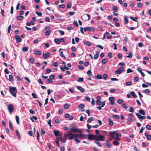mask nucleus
I'll return each mask as SVG.
<instances>
[{
	"label": "nucleus",
	"instance_id": "obj_1",
	"mask_svg": "<svg viewBox=\"0 0 151 151\" xmlns=\"http://www.w3.org/2000/svg\"><path fill=\"white\" fill-rule=\"evenodd\" d=\"M83 134L82 133H80L78 134H75L72 133V135L71 137H69L68 139L69 140H71L73 138L75 141L77 143H79L80 142L79 139H82Z\"/></svg>",
	"mask_w": 151,
	"mask_h": 151
},
{
	"label": "nucleus",
	"instance_id": "obj_2",
	"mask_svg": "<svg viewBox=\"0 0 151 151\" xmlns=\"http://www.w3.org/2000/svg\"><path fill=\"white\" fill-rule=\"evenodd\" d=\"M9 91L11 95L14 97H16V93L17 90L15 87H10Z\"/></svg>",
	"mask_w": 151,
	"mask_h": 151
},
{
	"label": "nucleus",
	"instance_id": "obj_3",
	"mask_svg": "<svg viewBox=\"0 0 151 151\" xmlns=\"http://www.w3.org/2000/svg\"><path fill=\"white\" fill-rule=\"evenodd\" d=\"M8 110L10 114H12L14 109V106L13 105L10 104L7 107Z\"/></svg>",
	"mask_w": 151,
	"mask_h": 151
},
{
	"label": "nucleus",
	"instance_id": "obj_4",
	"mask_svg": "<svg viewBox=\"0 0 151 151\" xmlns=\"http://www.w3.org/2000/svg\"><path fill=\"white\" fill-rule=\"evenodd\" d=\"M124 70V68L123 67H120L118 70H116L115 71V73L116 74H119L121 73Z\"/></svg>",
	"mask_w": 151,
	"mask_h": 151
},
{
	"label": "nucleus",
	"instance_id": "obj_5",
	"mask_svg": "<svg viewBox=\"0 0 151 151\" xmlns=\"http://www.w3.org/2000/svg\"><path fill=\"white\" fill-rule=\"evenodd\" d=\"M105 137L102 135H98L97 140L98 141H103L104 140Z\"/></svg>",
	"mask_w": 151,
	"mask_h": 151
},
{
	"label": "nucleus",
	"instance_id": "obj_6",
	"mask_svg": "<svg viewBox=\"0 0 151 151\" xmlns=\"http://www.w3.org/2000/svg\"><path fill=\"white\" fill-rule=\"evenodd\" d=\"M114 99V98L113 97H110L109 99V100L110 101V104L113 105L114 104V102L113 100Z\"/></svg>",
	"mask_w": 151,
	"mask_h": 151
},
{
	"label": "nucleus",
	"instance_id": "obj_7",
	"mask_svg": "<svg viewBox=\"0 0 151 151\" xmlns=\"http://www.w3.org/2000/svg\"><path fill=\"white\" fill-rule=\"evenodd\" d=\"M117 131H116L114 132H109V133L110 136L112 138L114 137V135H115V132Z\"/></svg>",
	"mask_w": 151,
	"mask_h": 151
},
{
	"label": "nucleus",
	"instance_id": "obj_8",
	"mask_svg": "<svg viewBox=\"0 0 151 151\" xmlns=\"http://www.w3.org/2000/svg\"><path fill=\"white\" fill-rule=\"evenodd\" d=\"M15 38L16 41L17 42H21L22 41V39L20 38V36L19 35H15Z\"/></svg>",
	"mask_w": 151,
	"mask_h": 151
},
{
	"label": "nucleus",
	"instance_id": "obj_9",
	"mask_svg": "<svg viewBox=\"0 0 151 151\" xmlns=\"http://www.w3.org/2000/svg\"><path fill=\"white\" fill-rule=\"evenodd\" d=\"M77 88L78 90L83 93L85 92L84 89L81 86H77Z\"/></svg>",
	"mask_w": 151,
	"mask_h": 151
},
{
	"label": "nucleus",
	"instance_id": "obj_10",
	"mask_svg": "<svg viewBox=\"0 0 151 151\" xmlns=\"http://www.w3.org/2000/svg\"><path fill=\"white\" fill-rule=\"evenodd\" d=\"M50 55V54L49 52H47L46 53H44L43 55V58L45 59H46L47 57H49Z\"/></svg>",
	"mask_w": 151,
	"mask_h": 151
},
{
	"label": "nucleus",
	"instance_id": "obj_11",
	"mask_svg": "<svg viewBox=\"0 0 151 151\" xmlns=\"http://www.w3.org/2000/svg\"><path fill=\"white\" fill-rule=\"evenodd\" d=\"M96 54L94 55L93 58L95 59H97L99 57V52L98 51H96L95 52Z\"/></svg>",
	"mask_w": 151,
	"mask_h": 151
},
{
	"label": "nucleus",
	"instance_id": "obj_12",
	"mask_svg": "<svg viewBox=\"0 0 151 151\" xmlns=\"http://www.w3.org/2000/svg\"><path fill=\"white\" fill-rule=\"evenodd\" d=\"M64 135L65 136V138H67L68 136H70V137H71L72 135V133L71 132H69L68 134H64Z\"/></svg>",
	"mask_w": 151,
	"mask_h": 151
},
{
	"label": "nucleus",
	"instance_id": "obj_13",
	"mask_svg": "<svg viewBox=\"0 0 151 151\" xmlns=\"http://www.w3.org/2000/svg\"><path fill=\"white\" fill-rule=\"evenodd\" d=\"M104 145L105 146L106 145L109 148L111 147V145L108 141H106V143L104 144Z\"/></svg>",
	"mask_w": 151,
	"mask_h": 151
},
{
	"label": "nucleus",
	"instance_id": "obj_14",
	"mask_svg": "<svg viewBox=\"0 0 151 151\" xmlns=\"http://www.w3.org/2000/svg\"><path fill=\"white\" fill-rule=\"evenodd\" d=\"M83 44H86L87 46H91V43L89 41H83Z\"/></svg>",
	"mask_w": 151,
	"mask_h": 151
},
{
	"label": "nucleus",
	"instance_id": "obj_15",
	"mask_svg": "<svg viewBox=\"0 0 151 151\" xmlns=\"http://www.w3.org/2000/svg\"><path fill=\"white\" fill-rule=\"evenodd\" d=\"M131 94L132 96L134 98H136L137 96V95L135 94V93L134 91H132L131 92Z\"/></svg>",
	"mask_w": 151,
	"mask_h": 151
},
{
	"label": "nucleus",
	"instance_id": "obj_16",
	"mask_svg": "<svg viewBox=\"0 0 151 151\" xmlns=\"http://www.w3.org/2000/svg\"><path fill=\"white\" fill-rule=\"evenodd\" d=\"M81 132V129H79L74 128L73 132Z\"/></svg>",
	"mask_w": 151,
	"mask_h": 151
},
{
	"label": "nucleus",
	"instance_id": "obj_17",
	"mask_svg": "<svg viewBox=\"0 0 151 151\" xmlns=\"http://www.w3.org/2000/svg\"><path fill=\"white\" fill-rule=\"evenodd\" d=\"M94 143L96 144L98 146L100 147L101 145V143L99 142V141L97 140L96 141H95Z\"/></svg>",
	"mask_w": 151,
	"mask_h": 151
},
{
	"label": "nucleus",
	"instance_id": "obj_18",
	"mask_svg": "<svg viewBox=\"0 0 151 151\" xmlns=\"http://www.w3.org/2000/svg\"><path fill=\"white\" fill-rule=\"evenodd\" d=\"M28 47L27 46L24 47L22 48V50L23 52H26L28 50Z\"/></svg>",
	"mask_w": 151,
	"mask_h": 151
},
{
	"label": "nucleus",
	"instance_id": "obj_19",
	"mask_svg": "<svg viewBox=\"0 0 151 151\" xmlns=\"http://www.w3.org/2000/svg\"><path fill=\"white\" fill-rule=\"evenodd\" d=\"M83 30L85 32L87 30H88L89 31H90L91 30V28L90 27H85L83 28Z\"/></svg>",
	"mask_w": 151,
	"mask_h": 151
},
{
	"label": "nucleus",
	"instance_id": "obj_20",
	"mask_svg": "<svg viewBox=\"0 0 151 151\" xmlns=\"http://www.w3.org/2000/svg\"><path fill=\"white\" fill-rule=\"evenodd\" d=\"M139 113L142 115H145V112L142 109H140L139 111Z\"/></svg>",
	"mask_w": 151,
	"mask_h": 151
},
{
	"label": "nucleus",
	"instance_id": "obj_21",
	"mask_svg": "<svg viewBox=\"0 0 151 151\" xmlns=\"http://www.w3.org/2000/svg\"><path fill=\"white\" fill-rule=\"evenodd\" d=\"M54 133L55 136L57 137L59 134V132L57 130H55L54 131Z\"/></svg>",
	"mask_w": 151,
	"mask_h": 151
},
{
	"label": "nucleus",
	"instance_id": "obj_22",
	"mask_svg": "<svg viewBox=\"0 0 151 151\" xmlns=\"http://www.w3.org/2000/svg\"><path fill=\"white\" fill-rule=\"evenodd\" d=\"M93 137V134H88V140H92Z\"/></svg>",
	"mask_w": 151,
	"mask_h": 151
},
{
	"label": "nucleus",
	"instance_id": "obj_23",
	"mask_svg": "<svg viewBox=\"0 0 151 151\" xmlns=\"http://www.w3.org/2000/svg\"><path fill=\"white\" fill-rule=\"evenodd\" d=\"M136 114L141 121V120L142 119V116L137 113Z\"/></svg>",
	"mask_w": 151,
	"mask_h": 151
},
{
	"label": "nucleus",
	"instance_id": "obj_24",
	"mask_svg": "<svg viewBox=\"0 0 151 151\" xmlns=\"http://www.w3.org/2000/svg\"><path fill=\"white\" fill-rule=\"evenodd\" d=\"M113 144L115 146H117L119 145L120 143L119 142L115 140L113 142Z\"/></svg>",
	"mask_w": 151,
	"mask_h": 151
},
{
	"label": "nucleus",
	"instance_id": "obj_25",
	"mask_svg": "<svg viewBox=\"0 0 151 151\" xmlns=\"http://www.w3.org/2000/svg\"><path fill=\"white\" fill-rule=\"evenodd\" d=\"M55 42L58 44L60 43V40L58 38H55L54 40Z\"/></svg>",
	"mask_w": 151,
	"mask_h": 151
},
{
	"label": "nucleus",
	"instance_id": "obj_26",
	"mask_svg": "<svg viewBox=\"0 0 151 151\" xmlns=\"http://www.w3.org/2000/svg\"><path fill=\"white\" fill-rule=\"evenodd\" d=\"M98 138V135H95L93 134V137L92 140H96V141L97 140Z\"/></svg>",
	"mask_w": 151,
	"mask_h": 151
},
{
	"label": "nucleus",
	"instance_id": "obj_27",
	"mask_svg": "<svg viewBox=\"0 0 151 151\" xmlns=\"http://www.w3.org/2000/svg\"><path fill=\"white\" fill-rule=\"evenodd\" d=\"M124 24H127L129 22L128 19L126 16H125L124 18Z\"/></svg>",
	"mask_w": 151,
	"mask_h": 151
},
{
	"label": "nucleus",
	"instance_id": "obj_28",
	"mask_svg": "<svg viewBox=\"0 0 151 151\" xmlns=\"http://www.w3.org/2000/svg\"><path fill=\"white\" fill-rule=\"evenodd\" d=\"M16 120L17 121V123L18 124H19V117L18 116H16L15 117Z\"/></svg>",
	"mask_w": 151,
	"mask_h": 151
},
{
	"label": "nucleus",
	"instance_id": "obj_29",
	"mask_svg": "<svg viewBox=\"0 0 151 151\" xmlns=\"http://www.w3.org/2000/svg\"><path fill=\"white\" fill-rule=\"evenodd\" d=\"M17 20H20L23 18V17L21 15L18 16L17 17Z\"/></svg>",
	"mask_w": 151,
	"mask_h": 151
},
{
	"label": "nucleus",
	"instance_id": "obj_30",
	"mask_svg": "<svg viewBox=\"0 0 151 151\" xmlns=\"http://www.w3.org/2000/svg\"><path fill=\"white\" fill-rule=\"evenodd\" d=\"M51 32V31L50 30H47L45 32V35L46 36H48L50 35Z\"/></svg>",
	"mask_w": 151,
	"mask_h": 151
},
{
	"label": "nucleus",
	"instance_id": "obj_31",
	"mask_svg": "<svg viewBox=\"0 0 151 151\" xmlns=\"http://www.w3.org/2000/svg\"><path fill=\"white\" fill-rule=\"evenodd\" d=\"M70 106V105L68 104H65L64 106V108L65 109H68V107Z\"/></svg>",
	"mask_w": 151,
	"mask_h": 151
},
{
	"label": "nucleus",
	"instance_id": "obj_32",
	"mask_svg": "<svg viewBox=\"0 0 151 151\" xmlns=\"http://www.w3.org/2000/svg\"><path fill=\"white\" fill-rule=\"evenodd\" d=\"M84 79L82 78H79L77 80V82H83V81Z\"/></svg>",
	"mask_w": 151,
	"mask_h": 151
},
{
	"label": "nucleus",
	"instance_id": "obj_33",
	"mask_svg": "<svg viewBox=\"0 0 151 151\" xmlns=\"http://www.w3.org/2000/svg\"><path fill=\"white\" fill-rule=\"evenodd\" d=\"M108 121L109 122V124L111 126H112L113 124V121L112 120L110 119H108Z\"/></svg>",
	"mask_w": 151,
	"mask_h": 151
},
{
	"label": "nucleus",
	"instance_id": "obj_34",
	"mask_svg": "<svg viewBox=\"0 0 151 151\" xmlns=\"http://www.w3.org/2000/svg\"><path fill=\"white\" fill-rule=\"evenodd\" d=\"M96 78L99 79H101L102 78V77L101 75L100 74H98L97 75Z\"/></svg>",
	"mask_w": 151,
	"mask_h": 151
},
{
	"label": "nucleus",
	"instance_id": "obj_35",
	"mask_svg": "<svg viewBox=\"0 0 151 151\" xmlns=\"http://www.w3.org/2000/svg\"><path fill=\"white\" fill-rule=\"evenodd\" d=\"M16 134L17 136L18 137V138L19 139H20V134H19V132L18 130H16Z\"/></svg>",
	"mask_w": 151,
	"mask_h": 151
},
{
	"label": "nucleus",
	"instance_id": "obj_36",
	"mask_svg": "<svg viewBox=\"0 0 151 151\" xmlns=\"http://www.w3.org/2000/svg\"><path fill=\"white\" fill-rule=\"evenodd\" d=\"M84 107H85V106H84V104H80L78 106V108L80 109L83 108Z\"/></svg>",
	"mask_w": 151,
	"mask_h": 151
},
{
	"label": "nucleus",
	"instance_id": "obj_37",
	"mask_svg": "<svg viewBox=\"0 0 151 151\" xmlns=\"http://www.w3.org/2000/svg\"><path fill=\"white\" fill-rule=\"evenodd\" d=\"M146 128L148 130H151V126L149 125H147L146 126Z\"/></svg>",
	"mask_w": 151,
	"mask_h": 151
},
{
	"label": "nucleus",
	"instance_id": "obj_38",
	"mask_svg": "<svg viewBox=\"0 0 151 151\" xmlns=\"http://www.w3.org/2000/svg\"><path fill=\"white\" fill-rule=\"evenodd\" d=\"M132 52H130L129 53V55L126 56L127 58H132Z\"/></svg>",
	"mask_w": 151,
	"mask_h": 151
},
{
	"label": "nucleus",
	"instance_id": "obj_39",
	"mask_svg": "<svg viewBox=\"0 0 151 151\" xmlns=\"http://www.w3.org/2000/svg\"><path fill=\"white\" fill-rule=\"evenodd\" d=\"M9 124L10 128L12 130H13V127L12 126V122L11 121H9Z\"/></svg>",
	"mask_w": 151,
	"mask_h": 151
},
{
	"label": "nucleus",
	"instance_id": "obj_40",
	"mask_svg": "<svg viewBox=\"0 0 151 151\" xmlns=\"http://www.w3.org/2000/svg\"><path fill=\"white\" fill-rule=\"evenodd\" d=\"M41 54V52L38 51H36L35 52V54L36 55H39Z\"/></svg>",
	"mask_w": 151,
	"mask_h": 151
},
{
	"label": "nucleus",
	"instance_id": "obj_41",
	"mask_svg": "<svg viewBox=\"0 0 151 151\" xmlns=\"http://www.w3.org/2000/svg\"><path fill=\"white\" fill-rule=\"evenodd\" d=\"M91 72L90 70H89L87 72V74H88L89 76H91Z\"/></svg>",
	"mask_w": 151,
	"mask_h": 151
},
{
	"label": "nucleus",
	"instance_id": "obj_42",
	"mask_svg": "<svg viewBox=\"0 0 151 151\" xmlns=\"http://www.w3.org/2000/svg\"><path fill=\"white\" fill-rule=\"evenodd\" d=\"M71 4L70 2H69L68 3L67 5V8L68 9H69L71 7Z\"/></svg>",
	"mask_w": 151,
	"mask_h": 151
},
{
	"label": "nucleus",
	"instance_id": "obj_43",
	"mask_svg": "<svg viewBox=\"0 0 151 151\" xmlns=\"http://www.w3.org/2000/svg\"><path fill=\"white\" fill-rule=\"evenodd\" d=\"M9 78L10 81H12L13 80V77L12 75H9Z\"/></svg>",
	"mask_w": 151,
	"mask_h": 151
},
{
	"label": "nucleus",
	"instance_id": "obj_44",
	"mask_svg": "<svg viewBox=\"0 0 151 151\" xmlns=\"http://www.w3.org/2000/svg\"><path fill=\"white\" fill-rule=\"evenodd\" d=\"M107 61V59L106 58H105L103 59L102 63L103 64H104Z\"/></svg>",
	"mask_w": 151,
	"mask_h": 151
},
{
	"label": "nucleus",
	"instance_id": "obj_45",
	"mask_svg": "<svg viewBox=\"0 0 151 151\" xmlns=\"http://www.w3.org/2000/svg\"><path fill=\"white\" fill-rule=\"evenodd\" d=\"M123 102V101L122 99L118 100L117 101V103L119 104H121Z\"/></svg>",
	"mask_w": 151,
	"mask_h": 151
},
{
	"label": "nucleus",
	"instance_id": "obj_46",
	"mask_svg": "<svg viewBox=\"0 0 151 151\" xmlns=\"http://www.w3.org/2000/svg\"><path fill=\"white\" fill-rule=\"evenodd\" d=\"M112 116L113 117L115 118L116 119H119L120 117L119 115H113Z\"/></svg>",
	"mask_w": 151,
	"mask_h": 151
},
{
	"label": "nucleus",
	"instance_id": "obj_47",
	"mask_svg": "<svg viewBox=\"0 0 151 151\" xmlns=\"http://www.w3.org/2000/svg\"><path fill=\"white\" fill-rule=\"evenodd\" d=\"M96 103L98 105H100L101 104L102 102L101 101L99 100H97L96 101Z\"/></svg>",
	"mask_w": 151,
	"mask_h": 151
},
{
	"label": "nucleus",
	"instance_id": "obj_48",
	"mask_svg": "<svg viewBox=\"0 0 151 151\" xmlns=\"http://www.w3.org/2000/svg\"><path fill=\"white\" fill-rule=\"evenodd\" d=\"M60 56L64 58H65V56L64 55V54H63V51H62V52H60Z\"/></svg>",
	"mask_w": 151,
	"mask_h": 151
},
{
	"label": "nucleus",
	"instance_id": "obj_49",
	"mask_svg": "<svg viewBox=\"0 0 151 151\" xmlns=\"http://www.w3.org/2000/svg\"><path fill=\"white\" fill-rule=\"evenodd\" d=\"M93 119V118L92 117H91L88 119L87 122L88 123L91 122L92 121Z\"/></svg>",
	"mask_w": 151,
	"mask_h": 151
},
{
	"label": "nucleus",
	"instance_id": "obj_50",
	"mask_svg": "<svg viewBox=\"0 0 151 151\" xmlns=\"http://www.w3.org/2000/svg\"><path fill=\"white\" fill-rule=\"evenodd\" d=\"M108 77L107 75L106 74H104L103 75V78L104 79H106Z\"/></svg>",
	"mask_w": 151,
	"mask_h": 151
},
{
	"label": "nucleus",
	"instance_id": "obj_51",
	"mask_svg": "<svg viewBox=\"0 0 151 151\" xmlns=\"http://www.w3.org/2000/svg\"><path fill=\"white\" fill-rule=\"evenodd\" d=\"M68 13L70 16H72L75 14V12H69Z\"/></svg>",
	"mask_w": 151,
	"mask_h": 151
},
{
	"label": "nucleus",
	"instance_id": "obj_52",
	"mask_svg": "<svg viewBox=\"0 0 151 151\" xmlns=\"http://www.w3.org/2000/svg\"><path fill=\"white\" fill-rule=\"evenodd\" d=\"M129 111L130 112L133 113L134 112L133 108L132 107H130Z\"/></svg>",
	"mask_w": 151,
	"mask_h": 151
},
{
	"label": "nucleus",
	"instance_id": "obj_53",
	"mask_svg": "<svg viewBox=\"0 0 151 151\" xmlns=\"http://www.w3.org/2000/svg\"><path fill=\"white\" fill-rule=\"evenodd\" d=\"M86 100L88 101L89 102L90 100V98L89 96H86L85 98Z\"/></svg>",
	"mask_w": 151,
	"mask_h": 151
},
{
	"label": "nucleus",
	"instance_id": "obj_54",
	"mask_svg": "<svg viewBox=\"0 0 151 151\" xmlns=\"http://www.w3.org/2000/svg\"><path fill=\"white\" fill-rule=\"evenodd\" d=\"M73 24L74 25L77 27H78V25L77 23V22L76 21H74L73 22Z\"/></svg>",
	"mask_w": 151,
	"mask_h": 151
},
{
	"label": "nucleus",
	"instance_id": "obj_55",
	"mask_svg": "<svg viewBox=\"0 0 151 151\" xmlns=\"http://www.w3.org/2000/svg\"><path fill=\"white\" fill-rule=\"evenodd\" d=\"M36 13L38 16H40L42 15V13L41 12H36Z\"/></svg>",
	"mask_w": 151,
	"mask_h": 151
},
{
	"label": "nucleus",
	"instance_id": "obj_56",
	"mask_svg": "<svg viewBox=\"0 0 151 151\" xmlns=\"http://www.w3.org/2000/svg\"><path fill=\"white\" fill-rule=\"evenodd\" d=\"M30 113L32 114H35V112L32 109H30L29 110Z\"/></svg>",
	"mask_w": 151,
	"mask_h": 151
},
{
	"label": "nucleus",
	"instance_id": "obj_57",
	"mask_svg": "<svg viewBox=\"0 0 151 151\" xmlns=\"http://www.w3.org/2000/svg\"><path fill=\"white\" fill-rule=\"evenodd\" d=\"M133 72V70L130 68H129L127 70V73H130Z\"/></svg>",
	"mask_w": 151,
	"mask_h": 151
},
{
	"label": "nucleus",
	"instance_id": "obj_58",
	"mask_svg": "<svg viewBox=\"0 0 151 151\" xmlns=\"http://www.w3.org/2000/svg\"><path fill=\"white\" fill-rule=\"evenodd\" d=\"M138 45L139 47H142L143 46V44L142 42H139L138 44Z\"/></svg>",
	"mask_w": 151,
	"mask_h": 151
},
{
	"label": "nucleus",
	"instance_id": "obj_59",
	"mask_svg": "<svg viewBox=\"0 0 151 151\" xmlns=\"http://www.w3.org/2000/svg\"><path fill=\"white\" fill-rule=\"evenodd\" d=\"M13 10H14L13 7V6H12L11 7V11H10V13L11 14H12L13 13Z\"/></svg>",
	"mask_w": 151,
	"mask_h": 151
},
{
	"label": "nucleus",
	"instance_id": "obj_60",
	"mask_svg": "<svg viewBox=\"0 0 151 151\" xmlns=\"http://www.w3.org/2000/svg\"><path fill=\"white\" fill-rule=\"evenodd\" d=\"M139 80V78L137 77H135L134 78V81L135 82Z\"/></svg>",
	"mask_w": 151,
	"mask_h": 151
},
{
	"label": "nucleus",
	"instance_id": "obj_61",
	"mask_svg": "<svg viewBox=\"0 0 151 151\" xmlns=\"http://www.w3.org/2000/svg\"><path fill=\"white\" fill-rule=\"evenodd\" d=\"M58 6L62 8H63L65 7V5L63 4L58 5Z\"/></svg>",
	"mask_w": 151,
	"mask_h": 151
},
{
	"label": "nucleus",
	"instance_id": "obj_62",
	"mask_svg": "<svg viewBox=\"0 0 151 151\" xmlns=\"http://www.w3.org/2000/svg\"><path fill=\"white\" fill-rule=\"evenodd\" d=\"M115 135L117 137H121L122 136V135L121 134H119L118 133H116L115 134Z\"/></svg>",
	"mask_w": 151,
	"mask_h": 151
},
{
	"label": "nucleus",
	"instance_id": "obj_63",
	"mask_svg": "<svg viewBox=\"0 0 151 151\" xmlns=\"http://www.w3.org/2000/svg\"><path fill=\"white\" fill-rule=\"evenodd\" d=\"M50 79H53L55 78V76L54 75H52L50 76Z\"/></svg>",
	"mask_w": 151,
	"mask_h": 151
},
{
	"label": "nucleus",
	"instance_id": "obj_64",
	"mask_svg": "<svg viewBox=\"0 0 151 151\" xmlns=\"http://www.w3.org/2000/svg\"><path fill=\"white\" fill-rule=\"evenodd\" d=\"M39 40L38 38L35 40L34 41V43L35 44L39 42Z\"/></svg>",
	"mask_w": 151,
	"mask_h": 151
}]
</instances>
